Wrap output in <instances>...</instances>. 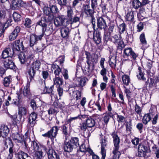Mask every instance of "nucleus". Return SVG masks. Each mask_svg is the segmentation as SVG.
I'll use <instances>...</instances> for the list:
<instances>
[{
  "label": "nucleus",
  "mask_w": 159,
  "mask_h": 159,
  "mask_svg": "<svg viewBox=\"0 0 159 159\" xmlns=\"http://www.w3.org/2000/svg\"><path fill=\"white\" fill-rule=\"evenodd\" d=\"M111 135L113 139L114 147H119V144L120 143V139L116 133L113 132L111 134Z\"/></svg>",
  "instance_id": "393cba45"
},
{
  "label": "nucleus",
  "mask_w": 159,
  "mask_h": 159,
  "mask_svg": "<svg viewBox=\"0 0 159 159\" xmlns=\"http://www.w3.org/2000/svg\"><path fill=\"white\" fill-rule=\"evenodd\" d=\"M140 139L139 138L135 137L134 139H132L131 140L132 143L134 146V147H136L140 144Z\"/></svg>",
  "instance_id": "4d7b16f0"
},
{
  "label": "nucleus",
  "mask_w": 159,
  "mask_h": 159,
  "mask_svg": "<svg viewBox=\"0 0 159 159\" xmlns=\"http://www.w3.org/2000/svg\"><path fill=\"white\" fill-rule=\"evenodd\" d=\"M40 148L43 149V150L47 152L49 159H52V158L55 159H60L59 156L52 147H48V148L44 146L41 145Z\"/></svg>",
  "instance_id": "39448f33"
},
{
  "label": "nucleus",
  "mask_w": 159,
  "mask_h": 159,
  "mask_svg": "<svg viewBox=\"0 0 159 159\" xmlns=\"http://www.w3.org/2000/svg\"><path fill=\"white\" fill-rule=\"evenodd\" d=\"M83 12L85 13L88 16H92L94 13V10L90 9L88 5H84L83 6Z\"/></svg>",
  "instance_id": "b1692460"
},
{
  "label": "nucleus",
  "mask_w": 159,
  "mask_h": 159,
  "mask_svg": "<svg viewBox=\"0 0 159 159\" xmlns=\"http://www.w3.org/2000/svg\"><path fill=\"white\" fill-rule=\"evenodd\" d=\"M70 143L75 148L80 146V141L79 139L77 137H72L70 140Z\"/></svg>",
  "instance_id": "2f4dec72"
},
{
  "label": "nucleus",
  "mask_w": 159,
  "mask_h": 159,
  "mask_svg": "<svg viewBox=\"0 0 159 159\" xmlns=\"http://www.w3.org/2000/svg\"><path fill=\"white\" fill-rule=\"evenodd\" d=\"M43 149H41L35 151V152L34 157L35 159H41L42 157L43 156V152L42 150Z\"/></svg>",
  "instance_id": "ea45409f"
},
{
  "label": "nucleus",
  "mask_w": 159,
  "mask_h": 159,
  "mask_svg": "<svg viewBox=\"0 0 159 159\" xmlns=\"http://www.w3.org/2000/svg\"><path fill=\"white\" fill-rule=\"evenodd\" d=\"M122 79L123 83L126 85H128L130 81L129 77L127 75H124L122 76Z\"/></svg>",
  "instance_id": "de8ad7c7"
},
{
  "label": "nucleus",
  "mask_w": 159,
  "mask_h": 159,
  "mask_svg": "<svg viewBox=\"0 0 159 159\" xmlns=\"http://www.w3.org/2000/svg\"><path fill=\"white\" fill-rule=\"evenodd\" d=\"M37 24L41 26L42 27V28H44L47 25L46 19L44 18L43 19H41L40 21L37 22Z\"/></svg>",
  "instance_id": "13d9d810"
},
{
  "label": "nucleus",
  "mask_w": 159,
  "mask_h": 159,
  "mask_svg": "<svg viewBox=\"0 0 159 159\" xmlns=\"http://www.w3.org/2000/svg\"><path fill=\"white\" fill-rule=\"evenodd\" d=\"M119 147L113 148L112 153L113 154V157L114 159H118L121 153L119 151Z\"/></svg>",
  "instance_id": "72a5a7b5"
},
{
  "label": "nucleus",
  "mask_w": 159,
  "mask_h": 159,
  "mask_svg": "<svg viewBox=\"0 0 159 159\" xmlns=\"http://www.w3.org/2000/svg\"><path fill=\"white\" fill-rule=\"evenodd\" d=\"M53 30V26L52 24H50L47 26L46 25L45 27L42 29V33L41 35H44L46 36H49L51 34Z\"/></svg>",
  "instance_id": "4468645a"
},
{
  "label": "nucleus",
  "mask_w": 159,
  "mask_h": 159,
  "mask_svg": "<svg viewBox=\"0 0 159 159\" xmlns=\"http://www.w3.org/2000/svg\"><path fill=\"white\" fill-rule=\"evenodd\" d=\"M86 125L89 129L90 132L92 133L95 129V120L91 118H88L86 121Z\"/></svg>",
  "instance_id": "dca6fc26"
},
{
  "label": "nucleus",
  "mask_w": 159,
  "mask_h": 159,
  "mask_svg": "<svg viewBox=\"0 0 159 159\" xmlns=\"http://www.w3.org/2000/svg\"><path fill=\"white\" fill-rule=\"evenodd\" d=\"M30 106L35 111L38 107L35 101L34 100H32L30 102Z\"/></svg>",
  "instance_id": "338daca9"
},
{
  "label": "nucleus",
  "mask_w": 159,
  "mask_h": 159,
  "mask_svg": "<svg viewBox=\"0 0 159 159\" xmlns=\"http://www.w3.org/2000/svg\"><path fill=\"white\" fill-rule=\"evenodd\" d=\"M13 48H11L13 50L14 53L15 51H20L21 50H24V46L22 42H20V40H16L13 43L11 44Z\"/></svg>",
  "instance_id": "9b49d317"
},
{
  "label": "nucleus",
  "mask_w": 159,
  "mask_h": 159,
  "mask_svg": "<svg viewBox=\"0 0 159 159\" xmlns=\"http://www.w3.org/2000/svg\"><path fill=\"white\" fill-rule=\"evenodd\" d=\"M53 81L54 84H57L59 85V87L63 83L62 79L59 77V76H55L53 79Z\"/></svg>",
  "instance_id": "a18cd8bd"
},
{
  "label": "nucleus",
  "mask_w": 159,
  "mask_h": 159,
  "mask_svg": "<svg viewBox=\"0 0 159 159\" xmlns=\"http://www.w3.org/2000/svg\"><path fill=\"white\" fill-rule=\"evenodd\" d=\"M0 131L1 133V136L3 138H5V139L4 140V143H5V141L7 139L9 138L11 141V139L8 137L7 138L8 136L9 132V129L7 126L2 125L0 128Z\"/></svg>",
  "instance_id": "ddd939ff"
},
{
  "label": "nucleus",
  "mask_w": 159,
  "mask_h": 159,
  "mask_svg": "<svg viewBox=\"0 0 159 159\" xmlns=\"http://www.w3.org/2000/svg\"><path fill=\"white\" fill-rule=\"evenodd\" d=\"M85 54L86 56V58L87 60L86 62L88 65L87 68L88 70V71L89 72L91 64H94L97 62L98 55L95 53H93L91 55L90 53L88 52H86Z\"/></svg>",
  "instance_id": "7ed1b4c3"
},
{
  "label": "nucleus",
  "mask_w": 159,
  "mask_h": 159,
  "mask_svg": "<svg viewBox=\"0 0 159 159\" xmlns=\"http://www.w3.org/2000/svg\"><path fill=\"white\" fill-rule=\"evenodd\" d=\"M18 159H25L26 158L29 157L28 155L21 151H20L17 154Z\"/></svg>",
  "instance_id": "4c0bfd02"
},
{
  "label": "nucleus",
  "mask_w": 159,
  "mask_h": 159,
  "mask_svg": "<svg viewBox=\"0 0 159 159\" xmlns=\"http://www.w3.org/2000/svg\"><path fill=\"white\" fill-rule=\"evenodd\" d=\"M19 60L21 64H24L27 61L26 54L25 53L21 52L19 56Z\"/></svg>",
  "instance_id": "09e8293b"
},
{
  "label": "nucleus",
  "mask_w": 159,
  "mask_h": 159,
  "mask_svg": "<svg viewBox=\"0 0 159 159\" xmlns=\"http://www.w3.org/2000/svg\"><path fill=\"white\" fill-rule=\"evenodd\" d=\"M40 62L39 61H36L33 63L30 67L36 70H38L40 68Z\"/></svg>",
  "instance_id": "37998d69"
},
{
  "label": "nucleus",
  "mask_w": 159,
  "mask_h": 159,
  "mask_svg": "<svg viewBox=\"0 0 159 159\" xmlns=\"http://www.w3.org/2000/svg\"><path fill=\"white\" fill-rule=\"evenodd\" d=\"M20 31V28L19 26L16 27L15 29L10 34L9 39L10 41L15 39L18 36V33Z\"/></svg>",
  "instance_id": "c85d7f7f"
},
{
  "label": "nucleus",
  "mask_w": 159,
  "mask_h": 159,
  "mask_svg": "<svg viewBox=\"0 0 159 159\" xmlns=\"http://www.w3.org/2000/svg\"><path fill=\"white\" fill-rule=\"evenodd\" d=\"M80 129L84 131V135L85 137H89L91 133L90 131V129L87 127L85 123H83L80 124Z\"/></svg>",
  "instance_id": "412c9836"
},
{
  "label": "nucleus",
  "mask_w": 159,
  "mask_h": 159,
  "mask_svg": "<svg viewBox=\"0 0 159 159\" xmlns=\"http://www.w3.org/2000/svg\"><path fill=\"white\" fill-rule=\"evenodd\" d=\"M93 39L94 42L96 44H99L101 42V39L100 37V34L99 32H96L94 33Z\"/></svg>",
  "instance_id": "473e14b6"
},
{
  "label": "nucleus",
  "mask_w": 159,
  "mask_h": 159,
  "mask_svg": "<svg viewBox=\"0 0 159 159\" xmlns=\"http://www.w3.org/2000/svg\"><path fill=\"white\" fill-rule=\"evenodd\" d=\"M107 19V17L103 15L101 17L97 18V27L100 29H103L104 31L107 30V25L106 20Z\"/></svg>",
  "instance_id": "0eeeda50"
},
{
  "label": "nucleus",
  "mask_w": 159,
  "mask_h": 159,
  "mask_svg": "<svg viewBox=\"0 0 159 159\" xmlns=\"http://www.w3.org/2000/svg\"><path fill=\"white\" fill-rule=\"evenodd\" d=\"M40 148L43 149V150L47 152L49 159H52V158L55 159H60L59 156L52 147H48V148L44 146L41 145Z\"/></svg>",
  "instance_id": "20e7f679"
},
{
  "label": "nucleus",
  "mask_w": 159,
  "mask_h": 159,
  "mask_svg": "<svg viewBox=\"0 0 159 159\" xmlns=\"http://www.w3.org/2000/svg\"><path fill=\"white\" fill-rule=\"evenodd\" d=\"M133 6L135 8H138L141 5V2L139 0H134L133 2Z\"/></svg>",
  "instance_id": "bf43d9fd"
},
{
  "label": "nucleus",
  "mask_w": 159,
  "mask_h": 159,
  "mask_svg": "<svg viewBox=\"0 0 159 159\" xmlns=\"http://www.w3.org/2000/svg\"><path fill=\"white\" fill-rule=\"evenodd\" d=\"M73 11L71 8L70 7H68L67 11V16L69 20L73 17Z\"/></svg>",
  "instance_id": "8fccbe9b"
},
{
  "label": "nucleus",
  "mask_w": 159,
  "mask_h": 159,
  "mask_svg": "<svg viewBox=\"0 0 159 159\" xmlns=\"http://www.w3.org/2000/svg\"><path fill=\"white\" fill-rule=\"evenodd\" d=\"M37 114L34 112L32 113L28 118V124L31 127H33L36 123Z\"/></svg>",
  "instance_id": "f3484780"
},
{
  "label": "nucleus",
  "mask_w": 159,
  "mask_h": 159,
  "mask_svg": "<svg viewBox=\"0 0 159 159\" xmlns=\"http://www.w3.org/2000/svg\"><path fill=\"white\" fill-rule=\"evenodd\" d=\"M13 16L15 21H18L20 20L21 16L18 13L16 12L13 13Z\"/></svg>",
  "instance_id": "e2e57ef3"
},
{
  "label": "nucleus",
  "mask_w": 159,
  "mask_h": 159,
  "mask_svg": "<svg viewBox=\"0 0 159 159\" xmlns=\"http://www.w3.org/2000/svg\"><path fill=\"white\" fill-rule=\"evenodd\" d=\"M36 70L30 67L28 71L29 76L28 77V82L30 83L31 82L34 80V77L36 73Z\"/></svg>",
  "instance_id": "c756f323"
},
{
  "label": "nucleus",
  "mask_w": 159,
  "mask_h": 159,
  "mask_svg": "<svg viewBox=\"0 0 159 159\" xmlns=\"http://www.w3.org/2000/svg\"><path fill=\"white\" fill-rule=\"evenodd\" d=\"M131 123L129 124L126 123V131L127 133L129 134L131 133V130L132 127H131Z\"/></svg>",
  "instance_id": "774afa93"
},
{
  "label": "nucleus",
  "mask_w": 159,
  "mask_h": 159,
  "mask_svg": "<svg viewBox=\"0 0 159 159\" xmlns=\"http://www.w3.org/2000/svg\"><path fill=\"white\" fill-rule=\"evenodd\" d=\"M145 10L143 7H141L139 11V13L138 14V17H140L141 16L143 17L145 16Z\"/></svg>",
  "instance_id": "680f3d73"
},
{
  "label": "nucleus",
  "mask_w": 159,
  "mask_h": 159,
  "mask_svg": "<svg viewBox=\"0 0 159 159\" xmlns=\"http://www.w3.org/2000/svg\"><path fill=\"white\" fill-rule=\"evenodd\" d=\"M51 69L53 71L55 76H59L60 73L61 72V70L59 66L56 64L52 65Z\"/></svg>",
  "instance_id": "7c9ffc66"
},
{
  "label": "nucleus",
  "mask_w": 159,
  "mask_h": 159,
  "mask_svg": "<svg viewBox=\"0 0 159 159\" xmlns=\"http://www.w3.org/2000/svg\"><path fill=\"white\" fill-rule=\"evenodd\" d=\"M27 113V110L26 108L24 107H19L18 108V114L21 116H25Z\"/></svg>",
  "instance_id": "79ce46f5"
},
{
  "label": "nucleus",
  "mask_w": 159,
  "mask_h": 159,
  "mask_svg": "<svg viewBox=\"0 0 159 159\" xmlns=\"http://www.w3.org/2000/svg\"><path fill=\"white\" fill-rule=\"evenodd\" d=\"M43 37V35L38 36L34 34L31 35L30 40V46L31 47H33L38 41L41 40Z\"/></svg>",
  "instance_id": "2eb2a0df"
},
{
  "label": "nucleus",
  "mask_w": 159,
  "mask_h": 159,
  "mask_svg": "<svg viewBox=\"0 0 159 159\" xmlns=\"http://www.w3.org/2000/svg\"><path fill=\"white\" fill-rule=\"evenodd\" d=\"M110 66L113 68H115L116 65V57L113 56L111 57L109 61Z\"/></svg>",
  "instance_id": "f704fd0d"
},
{
  "label": "nucleus",
  "mask_w": 159,
  "mask_h": 159,
  "mask_svg": "<svg viewBox=\"0 0 159 159\" xmlns=\"http://www.w3.org/2000/svg\"><path fill=\"white\" fill-rule=\"evenodd\" d=\"M30 85V83L27 82L26 85L24 88L23 94L25 96H28L30 94L29 89Z\"/></svg>",
  "instance_id": "e433bc0d"
},
{
  "label": "nucleus",
  "mask_w": 159,
  "mask_h": 159,
  "mask_svg": "<svg viewBox=\"0 0 159 159\" xmlns=\"http://www.w3.org/2000/svg\"><path fill=\"white\" fill-rule=\"evenodd\" d=\"M66 20V19L64 16H59L54 19V23L56 27L64 26Z\"/></svg>",
  "instance_id": "f8f14e48"
},
{
  "label": "nucleus",
  "mask_w": 159,
  "mask_h": 159,
  "mask_svg": "<svg viewBox=\"0 0 159 159\" xmlns=\"http://www.w3.org/2000/svg\"><path fill=\"white\" fill-rule=\"evenodd\" d=\"M14 54L13 50L10 48L5 49L2 52V57L6 58L7 57H11Z\"/></svg>",
  "instance_id": "a211bd4d"
},
{
  "label": "nucleus",
  "mask_w": 159,
  "mask_h": 159,
  "mask_svg": "<svg viewBox=\"0 0 159 159\" xmlns=\"http://www.w3.org/2000/svg\"><path fill=\"white\" fill-rule=\"evenodd\" d=\"M53 85H52L50 88H48L45 87L44 90V93H48V94L51 93V97L52 99L58 100L56 94H54V93H52L53 89Z\"/></svg>",
  "instance_id": "5701e85b"
},
{
  "label": "nucleus",
  "mask_w": 159,
  "mask_h": 159,
  "mask_svg": "<svg viewBox=\"0 0 159 159\" xmlns=\"http://www.w3.org/2000/svg\"><path fill=\"white\" fill-rule=\"evenodd\" d=\"M23 2L21 0H13L11 8L13 10L17 9L23 6Z\"/></svg>",
  "instance_id": "cd10ccee"
},
{
  "label": "nucleus",
  "mask_w": 159,
  "mask_h": 159,
  "mask_svg": "<svg viewBox=\"0 0 159 159\" xmlns=\"http://www.w3.org/2000/svg\"><path fill=\"white\" fill-rule=\"evenodd\" d=\"M150 149L148 145L142 143L139 144L138 147V152L136 154V156L138 157H147V154L150 152Z\"/></svg>",
  "instance_id": "f257e3e1"
},
{
  "label": "nucleus",
  "mask_w": 159,
  "mask_h": 159,
  "mask_svg": "<svg viewBox=\"0 0 159 159\" xmlns=\"http://www.w3.org/2000/svg\"><path fill=\"white\" fill-rule=\"evenodd\" d=\"M152 62L151 61L148 62L147 64V67L148 68V73H151L152 74H153L154 73V71L153 70H151L152 68Z\"/></svg>",
  "instance_id": "603ef678"
},
{
  "label": "nucleus",
  "mask_w": 159,
  "mask_h": 159,
  "mask_svg": "<svg viewBox=\"0 0 159 159\" xmlns=\"http://www.w3.org/2000/svg\"><path fill=\"white\" fill-rule=\"evenodd\" d=\"M43 11L44 14L48 16V20L49 21H51L53 19L54 15L51 13L50 7H44L43 8Z\"/></svg>",
  "instance_id": "a878e982"
},
{
  "label": "nucleus",
  "mask_w": 159,
  "mask_h": 159,
  "mask_svg": "<svg viewBox=\"0 0 159 159\" xmlns=\"http://www.w3.org/2000/svg\"><path fill=\"white\" fill-rule=\"evenodd\" d=\"M11 80V76L5 77L3 82L4 86L6 87H8L10 84Z\"/></svg>",
  "instance_id": "49530a36"
},
{
  "label": "nucleus",
  "mask_w": 159,
  "mask_h": 159,
  "mask_svg": "<svg viewBox=\"0 0 159 159\" xmlns=\"http://www.w3.org/2000/svg\"><path fill=\"white\" fill-rule=\"evenodd\" d=\"M23 142L25 146V149L28 150L30 149V148L29 146V145H31V148L34 150L36 151L41 149L40 148V147L38 144L35 141H30V138H29L27 137L23 141ZM40 145V146H41Z\"/></svg>",
  "instance_id": "f03ea898"
},
{
  "label": "nucleus",
  "mask_w": 159,
  "mask_h": 159,
  "mask_svg": "<svg viewBox=\"0 0 159 159\" xmlns=\"http://www.w3.org/2000/svg\"><path fill=\"white\" fill-rule=\"evenodd\" d=\"M126 20L129 21H133L134 20V12L130 11L128 12L125 16Z\"/></svg>",
  "instance_id": "58836bf2"
},
{
  "label": "nucleus",
  "mask_w": 159,
  "mask_h": 159,
  "mask_svg": "<svg viewBox=\"0 0 159 159\" xmlns=\"http://www.w3.org/2000/svg\"><path fill=\"white\" fill-rule=\"evenodd\" d=\"M58 111L57 108L54 107H50L48 110V113L50 115H55Z\"/></svg>",
  "instance_id": "a19ab883"
},
{
  "label": "nucleus",
  "mask_w": 159,
  "mask_h": 159,
  "mask_svg": "<svg viewBox=\"0 0 159 159\" xmlns=\"http://www.w3.org/2000/svg\"><path fill=\"white\" fill-rule=\"evenodd\" d=\"M51 11L53 15H54L56 14L59 12V10L57 7L55 5H52L50 7Z\"/></svg>",
  "instance_id": "5fc2aeb1"
},
{
  "label": "nucleus",
  "mask_w": 159,
  "mask_h": 159,
  "mask_svg": "<svg viewBox=\"0 0 159 159\" xmlns=\"http://www.w3.org/2000/svg\"><path fill=\"white\" fill-rule=\"evenodd\" d=\"M88 81V79L86 77L81 78L80 80H75L74 82L71 85L73 87H80L81 89H83V87L85 86L86 83Z\"/></svg>",
  "instance_id": "1a4fd4ad"
},
{
  "label": "nucleus",
  "mask_w": 159,
  "mask_h": 159,
  "mask_svg": "<svg viewBox=\"0 0 159 159\" xmlns=\"http://www.w3.org/2000/svg\"><path fill=\"white\" fill-rule=\"evenodd\" d=\"M61 36L63 38L68 39L69 37L70 30L69 29L66 27H62L61 29Z\"/></svg>",
  "instance_id": "bb28decb"
},
{
  "label": "nucleus",
  "mask_w": 159,
  "mask_h": 159,
  "mask_svg": "<svg viewBox=\"0 0 159 159\" xmlns=\"http://www.w3.org/2000/svg\"><path fill=\"white\" fill-rule=\"evenodd\" d=\"M144 73L142 70V68L140 67H139L137 75V78L139 80L145 81L146 78L144 77Z\"/></svg>",
  "instance_id": "c9c22d12"
},
{
  "label": "nucleus",
  "mask_w": 159,
  "mask_h": 159,
  "mask_svg": "<svg viewBox=\"0 0 159 159\" xmlns=\"http://www.w3.org/2000/svg\"><path fill=\"white\" fill-rule=\"evenodd\" d=\"M58 130L57 126H54L46 133L43 134L42 136L43 137L49 138L51 140H53L56 138Z\"/></svg>",
  "instance_id": "423d86ee"
},
{
  "label": "nucleus",
  "mask_w": 159,
  "mask_h": 159,
  "mask_svg": "<svg viewBox=\"0 0 159 159\" xmlns=\"http://www.w3.org/2000/svg\"><path fill=\"white\" fill-rule=\"evenodd\" d=\"M155 114V112L152 109H151L148 113L145 114L142 120L143 123L145 125H147L148 122L151 120L152 118Z\"/></svg>",
  "instance_id": "9d476101"
},
{
  "label": "nucleus",
  "mask_w": 159,
  "mask_h": 159,
  "mask_svg": "<svg viewBox=\"0 0 159 159\" xmlns=\"http://www.w3.org/2000/svg\"><path fill=\"white\" fill-rule=\"evenodd\" d=\"M5 67L7 69H13L15 68V65L11 57L5 60L4 62Z\"/></svg>",
  "instance_id": "aec40b11"
},
{
  "label": "nucleus",
  "mask_w": 159,
  "mask_h": 159,
  "mask_svg": "<svg viewBox=\"0 0 159 159\" xmlns=\"http://www.w3.org/2000/svg\"><path fill=\"white\" fill-rule=\"evenodd\" d=\"M101 153L102 155L101 159H105L106 156V150L105 148L107 145L106 139H102L101 140Z\"/></svg>",
  "instance_id": "6ab92c4d"
},
{
  "label": "nucleus",
  "mask_w": 159,
  "mask_h": 159,
  "mask_svg": "<svg viewBox=\"0 0 159 159\" xmlns=\"http://www.w3.org/2000/svg\"><path fill=\"white\" fill-rule=\"evenodd\" d=\"M119 32L120 33H123L126 30V25L125 23H123L119 26Z\"/></svg>",
  "instance_id": "052dcab7"
},
{
  "label": "nucleus",
  "mask_w": 159,
  "mask_h": 159,
  "mask_svg": "<svg viewBox=\"0 0 159 159\" xmlns=\"http://www.w3.org/2000/svg\"><path fill=\"white\" fill-rule=\"evenodd\" d=\"M118 49H122L125 47L124 42L123 41L120 40L114 43Z\"/></svg>",
  "instance_id": "3c124183"
},
{
  "label": "nucleus",
  "mask_w": 159,
  "mask_h": 159,
  "mask_svg": "<svg viewBox=\"0 0 159 159\" xmlns=\"http://www.w3.org/2000/svg\"><path fill=\"white\" fill-rule=\"evenodd\" d=\"M31 20L30 19L28 18H26L25 19L24 25L26 27L29 28L31 27Z\"/></svg>",
  "instance_id": "864d4df0"
},
{
  "label": "nucleus",
  "mask_w": 159,
  "mask_h": 159,
  "mask_svg": "<svg viewBox=\"0 0 159 159\" xmlns=\"http://www.w3.org/2000/svg\"><path fill=\"white\" fill-rule=\"evenodd\" d=\"M124 56L128 57L129 56L133 60L135 61L138 56V54L135 53L131 48H127L124 50Z\"/></svg>",
  "instance_id": "6e6552de"
},
{
  "label": "nucleus",
  "mask_w": 159,
  "mask_h": 159,
  "mask_svg": "<svg viewBox=\"0 0 159 159\" xmlns=\"http://www.w3.org/2000/svg\"><path fill=\"white\" fill-rule=\"evenodd\" d=\"M139 39L142 44L145 45L147 44V42L145 39V34L144 33H142L140 34Z\"/></svg>",
  "instance_id": "6e6d98bb"
},
{
  "label": "nucleus",
  "mask_w": 159,
  "mask_h": 159,
  "mask_svg": "<svg viewBox=\"0 0 159 159\" xmlns=\"http://www.w3.org/2000/svg\"><path fill=\"white\" fill-rule=\"evenodd\" d=\"M66 141L65 140L64 143L63 148L65 152H70L75 148L71 143H70V141L68 142Z\"/></svg>",
  "instance_id": "4be33fe9"
},
{
  "label": "nucleus",
  "mask_w": 159,
  "mask_h": 159,
  "mask_svg": "<svg viewBox=\"0 0 159 159\" xmlns=\"http://www.w3.org/2000/svg\"><path fill=\"white\" fill-rule=\"evenodd\" d=\"M67 129V127L65 125H63L62 126V133L64 135V136L65 137L66 141L67 140L69 137V134L68 132Z\"/></svg>",
  "instance_id": "c03bdc74"
},
{
  "label": "nucleus",
  "mask_w": 159,
  "mask_h": 159,
  "mask_svg": "<svg viewBox=\"0 0 159 159\" xmlns=\"http://www.w3.org/2000/svg\"><path fill=\"white\" fill-rule=\"evenodd\" d=\"M80 20V17H77L76 16H75L73 18L72 17L69 21L70 22V24H72L74 23H76L77 22L79 21Z\"/></svg>",
  "instance_id": "0e129e2a"
},
{
  "label": "nucleus",
  "mask_w": 159,
  "mask_h": 159,
  "mask_svg": "<svg viewBox=\"0 0 159 159\" xmlns=\"http://www.w3.org/2000/svg\"><path fill=\"white\" fill-rule=\"evenodd\" d=\"M112 38V41L114 43L121 40L120 37L116 34L114 35Z\"/></svg>",
  "instance_id": "69168bd1"
}]
</instances>
